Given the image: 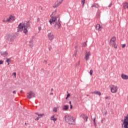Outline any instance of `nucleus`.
I'll return each mask as SVG.
<instances>
[{"label": "nucleus", "instance_id": "nucleus-1", "mask_svg": "<svg viewBox=\"0 0 128 128\" xmlns=\"http://www.w3.org/2000/svg\"><path fill=\"white\" fill-rule=\"evenodd\" d=\"M66 122L68 124H76V120L72 116L70 115H66L64 116Z\"/></svg>", "mask_w": 128, "mask_h": 128}, {"label": "nucleus", "instance_id": "nucleus-2", "mask_svg": "<svg viewBox=\"0 0 128 128\" xmlns=\"http://www.w3.org/2000/svg\"><path fill=\"white\" fill-rule=\"evenodd\" d=\"M6 42L8 44H12L14 40V36L10 34H7L6 36Z\"/></svg>", "mask_w": 128, "mask_h": 128}, {"label": "nucleus", "instance_id": "nucleus-3", "mask_svg": "<svg viewBox=\"0 0 128 128\" xmlns=\"http://www.w3.org/2000/svg\"><path fill=\"white\" fill-rule=\"evenodd\" d=\"M30 21L28 20L26 21V24H24V26H23V32L26 34V32H28V28L30 26Z\"/></svg>", "mask_w": 128, "mask_h": 128}, {"label": "nucleus", "instance_id": "nucleus-4", "mask_svg": "<svg viewBox=\"0 0 128 128\" xmlns=\"http://www.w3.org/2000/svg\"><path fill=\"white\" fill-rule=\"evenodd\" d=\"M111 92L112 94H116L118 92V88L116 85L112 84L110 86Z\"/></svg>", "mask_w": 128, "mask_h": 128}, {"label": "nucleus", "instance_id": "nucleus-5", "mask_svg": "<svg viewBox=\"0 0 128 128\" xmlns=\"http://www.w3.org/2000/svg\"><path fill=\"white\" fill-rule=\"evenodd\" d=\"M122 126H124V128H128V114L124 117Z\"/></svg>", "mask_w": 128, "mask_h": 128}, {"label": "nucleus", "instance_id": "nucleus-6", "mask_svg": "<svg viewBox=\"0 0 128 128\" xmlns=\"http://www.w3.org/2000/svg\"><path fill=\"white\" fill-rule=\"evenodd\" d=\"M91 54H90V51H87L84 53V60H90V56Z\"/></svg>", "mask_w": 128, "mask_h": 128}, {"label": "nucleus", "instance_id": "nucleus-7", "mask_svg": "<svg viewBox=\"0 0 128 128\" xmlns=\"http://www.w3.org/2000/svg\"><path fill=\"white\" fill-rule=\"evenodd\" d=\"M64 2V0H58L57 2L54 4L53 6V8H58L62 4V2Z\"/></svg>", "mask_w": 128, "mask_h": 128}, {"label": "nucleus", "instance_id": "nucleus-8", "mask_svg": "<svg viewBox=\"0 0 128 128\" xmlns=\"http://www.w3.org/2000/svg\"><path fill=\"white\" fill-rule=\"evenodd\" d=\"M34 93L32 92V91L30 92H29L27 93L26 96L28 98H34Z\"/></svg>", "mask_w": 128, "mask_h": 128}, {"label": "nucleus", "instance_id": "nucleus-9", "mask_svg": "<svg viewBox=\"0 0 128 128\" xmlns=\"http://www.w3.org/2000/svg\"><path fill=\"white\" fill-rule=\"evenodd\" d=\"M58 18V17L56 16H52V18L50 20H49V22L50 24V26H52V24H54V22H56V20Z\"/></svg>", "mask_w": 128, "mask_h": 128}, {"label": "nucleus", "instance_id": "nucleus-10", "mask_svg": "<svg viewBox=\"0 0 128 128\" xmlns=\"http://www.w3.org/2000/svg\"><path fill=\"white\" fill-rule=\"evenodd\" d=\"M48 37L49 40H54V35L52 32H49L48 34Z\"/></svg>", "mask_w": 128, "mask_h": 128}, {"label": "nucleus", "instance_id": "nucleus-11", "mask_svg": "<svg viewBox=\"0 0 128 128\" xmlns=\"http://www.w3.org/2000/svg\"><path fill=\"white\" fill-rule=\"evenodd\" d=\"M61 26L62 25L60 24V21H58V22H55L54 28H56V30H58V28H60Z\"/></svg>", "mask_w": 128, "mask_h": 128}, {"label": "nucleus", "instance_id": "nucleus-12", "mask_svg": "<svg viewBox=\"0 0 128 128\" xmlns=\"http://www.w3.org/2000/svg\"><path fill=\"white\" fill-rule=\"evenodd\" d=\"M24 30V24L20 23L18 27V32H22Z\"/></svg>", "mask_w": 128, "mask_h": 128}, {"label": "nucleus", "instance_id": "nucleus-13", "mask_svg": "<svg viewBox=\"0 0 128 128\" xmlns=\"http://www.w3.org/2000/svg\"><path fill=\"white\" fill-rule=\"evenodd\" d=\"M14 17L12 16H10L8 18H7L8 22H14L15 20Z\"/></svg>", "mask_w": 128, "mask_h": 128}, {"label": "nucleus", "instance_id": "nucleus-14", "mask_svg": "<svg viewBox=\"0 0 128 128\" xmlns=\"http://www.w3.org/2000/svg\"><path fill=\"white\" fill-rule=\"evenodd\" d=\"M110 44H116V36H113L110 41Z\"/></svg>", "mask_w": 128, "mask_h": 128}, {"label": "nucleus", "instance_id": "nucleus-15", "mask_svg": "<svg viewBox=\"0 0 128 128\" xmlns=\"http://www.w3.org/2000/svg\"><path fill=\"white\" fill-rule=\"evenodd\" d=\"M81 116L82 118H83V120H85L86 122H88V117L86 116L84 114H82L81 115Z\"/></svg>", "mask_w": 128, "mask_h": 128}, {"label": "nucleus", "instance_id": "nucleus-16", "mask_svg": "<svg viewBox=\"0 0 128 128\" xmlns=\"http://www.w3.org/2000/svg\"><path fill=\"white\" fill-rule=\"evenodd\" d=\"M0 54L2 56H4V58H6V56H8V53L6 52H0Z\"/></svg>", "mask_w": 128, "mask_h": 128}, {"label": "nucleus", "instance_id": "nucleus-17", "mask_svg": "<svg viewBox=\"0 0 128 128\" xmlns=\"http://www.w3.org/2000/svg\"><path fill=\"white\" fill-rule=\"evenodd\" d=\"M50 120H53V122H56V120H58L57 118H54V115L50 117Z\"/></svg>", "mask_w": 128, "mask_h": 128}, {"label": "nucleus", "instance_id": "nucleus-18", "mask_svg": "<svg viewBox=\"0 0 128 128\" xmlns=\"http://www.w3.org/2000/svg\"><path fill=\"white\" fill-rule=\"evenodd\" d=\"M121 77L123 80H128V76L124 74H122Z\"/></svg>", "mask_w": 128, "mask_h": 128}, {"label": "nucleus", "instance_id": "nucleus-19", "mask_svg": "<svg viewBox=\"0 0 128 128\" xmlns=\"http://www.w3.org/2000/svg\"><path fill=\"white\" fill-rule=\"evenodd\" d=\"M91 94H97L98 96H102V92L98 91H95L94 92H91Z\"/></svg>", "mask_w": 128, "mask_h": 128}, {"label": "nucleus", "instance_id": "nucleus-20", "mask_svg": "<svg viewBox=\"0 0 128 128\" xmlns=\"http://www.w3.org/2000/svg\"><path fill=\"white\" fill-rule=\"evenodd\" d=\"M35 114H36L37 116H38V118H42V116H44V114H38V112H36Z\"/></svg>", "mask_w": 128, "mask_h": 128}, {"label": "nucleus", "instance_id": "nucleus-21", "mask_svg": "<svg viewBox=\"0 0 128 128\" xmlns=\"http://www.w3.org/2000/svg\"><path fill=\"white\" fill-rule=\"evenodd\" d=\"M96 30H100L102 28V26H100V24H97L96 26Z\"/></svg>", "mask_w": 128, "mask_h": 128}, {"label": "nucleus", "instance_id": "nucleus-22", "mask_svg": "<svg viewBox=\"0 0 128 128\" xmlns=\"http://www.w3.org/2000/svg\"><path fill=\"white\" fill-rule=\"evenodd\" d=\"M123 8H128V2L123 3Z\"/></svg>", "mask_w": 128, "mask_h": 128}, {"label": "nucleus", "instance_id": "nucleus-23", "mask_svg": "<svg viewBox=\"0 0 128 128\" xmlns=\"http://www.w3.org/2000/svg\"><path fill=\"white\" fill-rule=\"evenodd\" d=\"M68 105H64L63 106V110H68Z\"/></svg>", "mask_w": 128, "mask_h": 128}, {"label": "nucleus", "instance_id": "nucleus-24", "mask_svg": "<svg viewBox=\"0 0 128 128\" xmlns=\"http://www.w3.org/2000/svg\"><path fill=\"white\" fill-rule=\"evenodd\" d=\"M99 6H100L98 4H94L92 5V8H98Z\"/></svg>", "mask_w": 128, "mask_h": 128}, {"label": "nucleus", "instance_id": "nucleus-25", "mask_svg": "<svg viewBox=\"0 0 128 128\" xmlns=\"http://www.w3.org/2000/svg\"><path fill=\"white\" fill-rule=\"evenodd\" d=\"M12 61V58H6V62H10Z\"/></svg>", "mask_w": 128, "mask_h": 128}, {"label": "nucleus", "instance_id": "nucleus-26", "mask_svg": "<svg viewBox=\"0 0 128 128\" xmlns=\"http://www.w3.org/2000/svg\"><path fill=\"white\" fill-rule=\"evenodd\" d=\"M82 6H84V3L86 2V0H82Z\"/></svg>", "mask_w": 128, "mask_h": 128}, {"label": "nucleus", "instance_id": "nucleus-27", "mask_svg": "<svg viewBox=\"0 0 128 128\" xmlns=\"http://www.w3.org/2000/svg\"><path fill=\"white\" fill-rule=\"evenodd\" d=\"M88 46V44H86V42H84L82 44V46H84V48H86V46Z\"/></svg>", "mask_w": 128, "mask_h": 128}, {"label": "nucleus", "instance_id": "nucleus-28", "mask_svg": "<svg viewBox=\"0 0 128 128\" xmlns=\"http://www.w3.org/2000/svg\"><path fill=\"white\" fill-rule=\"evenodd\" d=\"M53 111L54 112H58V108H53Z\"/></svg>", "mask_w": 128, "mask_h": 128}, {"label": "nucleus", "instance_id": "nucleus-29", "mask_svg": "<svg viewBox=\"0 0 128 128\" xmlns=\"http://www.w3.org/2000/svg\"><path fill=\"white\" fill-rule=\"evenodd\" d=\"M111 45L114 46V48H118V46H116V43H114V44H112Z\"/></svg>", "mask_w": 128, "mask_h": 128}, {"label": "nucleus", "instance_id": "nucleus-30", "mask_svg": "<svg viewBox=\"0 0 128 128\" xmlns=\"http://www.w3.org/2000/svg\"><path fill=\"white\" fill-rule=\"evenodd\" d=\"M30 48H32L34 46V44H30L29 45Z\"/></svg>", "mask_w": 128, "mask_h": 128}, {"label": "nucleus", "instance_id": "nucleus-31", "mask_svg": "<svg viewBox=\"0 0 128 128\" xmlns=\"http://www.w3.org/2000/svg\"><path fill=\"white\" fill-rule=\"evenodd\" d=\"M92 72H93L92 70H90V76H92Z\"/></svg>", "mask_w": 128, "mask_h": 128}, {"label": "nucleus", "instance_id": "nucleus-32", "mask_svg": "<svg viewBox=\"0 0 128 128\" xmlns=\"http://www.w3.org/2000/svg\"><path fill=\"white\" fill-rule=\"evenodd\" d=\"M112 3H110L109 5H108V8H112Z\"/></svg>", "mask_w": 128, "mask_h": 128}, {"label": "nucleus", "instance_id": "nucleus-33", "mask_svg": "<svg viewBox=\"0 0 128 128\" xmlns=\"http://www.w3.org/2000/svg\"><path fill=\"white\" fill-rule=\"evenodd\" d=\"M4 64V61L2 60H0V64Z\"/></svg>", "mask_w": 128, "mask_h": 128}, {"label": "nucleus", "instance_id": "nucleus-34", "mask_svg": "<svg viewBox=\"0 0 128 128\" xmlns=\"http://www.w3.org/2000/svg\"><path fill=\"white\" fill-rule=\"evenodd\" d=\"M122 48H126V44H122Z\"/></svg>", "mask_w": 128, "mask_h": 128}, {"label": "nucleus", "instance_id": "nucleus-35", "mask_svg": "<svg viewBox=\"0 0 128 128\" xmlns=\"http://www.w3.org/2000/svg\"><path fill=\"white\" fill-rule=\"evenodd\" d=\"M94 124H96V117L93 118Z\"/></svg>", "mask_w": 128, "mask_h": 128}, {"label": "nucleus", "instance_id": "nucleus-36", "mask_svg": "<svg viewBox=\"0 0 128 128\" xmlns=\"http://www.w3.org/2000/svg\"><path fill=\"white\" fill-rule=\"evenodd\" d=\"M38 120H40V118L38 117H36V118H35V120H36V121Z\"/></svg>", "mask_w": 128, "mask_h": 128}, {"label": "nucleus", "instance_id": "nucleus-37", "mask_svg": "<svg viewBox=\"0 0 128 128\" xmlns=\"http://www.w3.org/2000/svg\"><path fill=\"white\" fill-rule=\"evenodd\" d=\"M3 22H8V19L6 20H2Z\"/></svg>", "mask_w": 128, "mask_h": 128}, {"label": "nucleus", "instance_id": "nucleus-38", "mask_svg": "<svg viewBox=\"0 0 128 128\" xmlns=\"http://www.w3.org/2000/svg\"><path fill=\"white\" fill-rule=\"evenodd\" d=\"M70 96V94H68L67 98H68V96Z\"/></svg>", "mask_w": 128, "mask_h": 128}, {"label": "nucleus", "instance_id": "nucleus-39", "mask_svg": "<svg viewBox=\"0 0 128 128\" xmlns=\"http://www.w3.org/2000/svg\"><path fill=\"white\" fill-rule=\"evenodd\" d=\"M70 109L72 108V104L70 105Z\"/></svg>", "mask_w": 128, "mask_h": 128}, {"label": "nucleus", "instance_id": "nucleus-40", "mask_svg": "<svg viewBox=\"0 0 128 128\" xmlns=\"http://www.w3.org/2000/svg\"><path fill=\"white\" fill-rule=\"evenodd\" d=\"M40 30H42V28L41 27H39L38 28V30L40 31Z\"/></svg>", "mask_w": 128, "mask_h": 128}, {"label": "nucleus", "instance_id": "nucleus-41", "mask_svg": "<svg viewBox=\"0 0 128 128\" xmlns=\"http://www.w3.org/2000/svg\"><path fill=\"white\" fill-rule=\"evenodd\" d=\"M13 74H14V76H16V73L14 72V73H13Z\"/></svg>", "mask_w": 128, "mask_h": 128}, {"label": "nucleus", "instance_id": "nucleus-42", "mask_svg": "<svg viewBox=\"0 0 128 128\" xmlns=\"http://www.w3.org/2000/svg\"><path fill=\"white\" fill-rule=\"evenodd\" d=\"M52 95H54V93L53 92L50 93V96H52Z\"/></svg>", "mask_w": 128, "mask_h": 128}, {"label": "nucleus", "instance_id": "nucleus-43", "mask_svg": "<svg viewBox=\"0 0 128 128\" xmlns=\"http://www.w3.org/2000/svg\"><path fill=\"white\" fill-rule=\"evenodd\" d=\"M110 98V97H108V96H106V97L105 98H106V100H108V98Z\"/></svg>", "mask_w": 128, "mask_h": 128}, {"label": "nucleus", "instance_id": "nucleus-44", "mask_svg": "<svg viewBox=\"0 0 128 128\" xmlns=\"http://www.w3.org/2000/svg\"><path fill=\"white\" fill-rule=\"evenodd\" d=\"M51 92H54V88H51V90H50Z\"/></svg>", "mask_w": 128, "mask_h": 128}, {"label": "nucleus", "instance_id": "nucleus-45", "mask_svg": "<svg viewBox=\"0 0 128 128\" xmlns=\"http://www.w3.org/2000/svg\"><path fill=\"white\" fill-rule=\"evenodd\" d=\"M13 94H16V90H14V91H13Z\"/></svg>", "mask_w": 128, "mask_h": 128}, {"label": "nucleus", "instance_id": "nucleus-46", "mask_svg": "<svg viewBox=\"0 0 128 128\" xmlns=\"http://www.w3.org/2000/svg\"><path fill=\"white\" fill-rule=\"evenodd\" d=\"M69 104H70H70H72V102L70 101V102H69Z\"/></svg>", "mask_w": 128, "mask_h": 128}, {"label": "nucleus", "instance_id": "nucleus-47", "mask_svg": "<svg viewBox=\"0 0 128 128\" xmlns=\"http://www.w3.org/2000/svg\"><path fill=\"white\" fill-rule=\"evenodd\" d=\"M78 66H80V61H78Z\"/></svg>", "mask_w": 128, "mask_h": 128}, {"label": "nucleus", "instance_id": "nucleus-48", "mask_svg": "<svg viewBox=\"0 0 128 128\" xmlns=\"http://www.w3.org/2000/svg\"><path fill=\"white\" fill-rule=\"evenodd\" d=\"M8 65L10 66V62H8Z\"/></svg>", "mask_w": 128, "mask_h": 128}, {"label": "nucleus", "instance_id": "nucleus-49", "mask_svg": "<svg viewBox=\"0 0 128 128\" xmlns=\"http://www.w3.org/2000/svg\"><path fill=\"white\" fill-rule=\"evenodd\" d=\"M20 92H22V90H21L20 91Z\"/></svg>", "mask_w": 128, "mask_h": 128}, {"label": "nucleus", "instance_id": "nucleus-50", "mask_svg": "<svg viewBox=\"0 0 128 128\" xmlns=\"http://www.w3.org/2000/svg\"><path fill=\"white\" fill-rule=\"evenodd\" d=\"M32 41H30L29 42L30 44V42H32Z\"/></svg>", "mask_w": 128, "mask_h": 128}, {"label": "nucleus", "instance_id": "nucleus-51", "mask_svg": "<svg viewBox=\"0 0 128 128\" xmlns=\"http://www.w3.org/2000/svg\"><path fill=\"white\" fill-rule=\"evenodd\" d=\"M67 98H68V96L66 98V100Z\"/></svg>", "mask_w": 128, "mask_h": 128}, {"label": "nucleus", "instance_id": "nucleus-52", "mask_svg": "<svg viewBox=\"0 0 128 128\" xmlns=\"http://www.w3.org/2000/svg\"><path fill=\"white\" fill-rule=\"evenodd\" d=\"M76 56V54H75V56Z\"/></svg>", "mask_w": 128, "mask_h": 128}, {"label": "nucleus", "instance_id": "nucleus-53", "mask_svg": "<svg viewBox=\"0 0 128 128\" xmlns=\"http://www.w3.org/2000/svg\"><path fill=\"white\" fill-rule=\"evenodd\" d=\"M91 118H92V116H91Z\"/></svg>", "mask_w": 128, "mask_h": 128}, {"label": "nucleus", "instance_id": "nucleus-54", "mask_svg": "<svg viewBox=\"0 0 128 128\" xmlns=\"http://www.w3.org/2000/svg\"><path fill=\"white\" fill-rule=\"evenodd\" d=\"M89 96L88 94H87V95H86V96Z\"/></svg>", "mask_w": 128, "mask_h": 128}, {"label": "nucleus", "instance_id": "nucleus-55", "mask_svg": "<svg viewBox=\"0 0 128 128\" xmlns=\"http://www.w3.org/2000/svg\"><path fill=\"white\" fill-rule=\"evenodd\" d=\"M102 120H102L101 121V122H102Z\"/></svg>", "mask_w": 128, "mask_h": 128}, {"label": "nucleus", "instance_id": "nucleus-56", "mask_svg": "<svg viewBox=\"0 0 128 128\" xmlns=\"http://www.w3.org/2000/svg\"><path fill=\"white\" fill-rule=\"evenodd\" d=\"M6 45H5V46H4V47H5V48H6Z\"/></svg>", "mask_w": 128, "mask_h": 128}, {"label": "nucleus", "instance_id": "nucleus-57", "mask_svg": "<svg viewBox=\"0 0 128 128\" xmlns=\"http://www.w3.org/2000/svg\"><path fill=\"white\" fill-rule=\"evenodd\" d=\"M127 100H128V98Z\"/></svg>", "mask_w": 128, "mask_h": 128}]
</instances>
